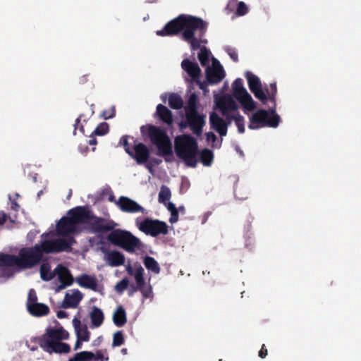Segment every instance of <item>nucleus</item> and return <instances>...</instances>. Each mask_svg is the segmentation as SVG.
<instances>
[{
  "instance_id": "23",
  "label": "nucleus",
  "mask_w": 361,
  "mask_h": 361,
  "mask_svg": "<svg viewBox=\"0 0 361 361\" xmlns=\"http://www.w3.org/2000/svg\"><path fill=\"white\" fill-rule=\"evenodd\" d=\"M77 283L85 288H88L94 291L97 290V279L95 276L83 274L75 279Z\"/></svg>"
},
{
  "instance_id": "13",
  "label": "nucleus",
  "mask_w": 361,
  "mask_h": 361,
  "mask_svg": "<svg viewBox=\"0 0 361 361\" xmlns=\"http://www.w3.org/2000/svg\"><path fill=\"white\" fill-rule=\"evenodd\" d=\"M77 227L80 224H90L93 217V212L88 206H78L67 212Z\"/></svg>"
},
{
  "instance_id": "8",
  "label": "nucleus",
  "mask_w": 361,
  "mask_h": 361,
  "mask_svg": "<svg viewBox=\"0 0 361 361\" xmlns=\"http://www.w3.org/2000/svg\"><path fill=\"white\" fill-rule=\"evenodd\" d=\"M43 250L42 243L32 247L21 248L18 252L19 267L27 269H32L43 261Z\"/></svg>"
},
{
  "instance_id": "48",
  "label": "nucleus",
  "mask_w": 361,
  "mask_h": 361,
  "mask_svg": "<svg viewBox=\"0 0 361 361\" xmlns=\"http://www.w3.org/2000/svg\"><path fill=\"white\" fill-rule=\"evenodd\" d=\"M128 286V280L123 279L116 285V290L118 293L123 292Z\"/></svg>"
},
{
  "instance_id": "49",
  "label": "nucleus",
  "mask_w": 361,
  "mask_h": 361,
  "mask_svg": "<svg viewBox=\"0 0 361 361\" xmlns=\"http://www.w3.org/2000/svg\"><path fill=\"white\" fill-rule=\"evenodd\" d=\"M226 51L234 62L238 61V55L235 49L231 47H227Z\"/></svg>"
},
{
  "instance_id": "24",
  "label": "nucleus",
  "mask_w": 361,
  "mask_h": 361,
  "mask_svg": "<svg viewBox=\"0 0 361 361\" xmlns=\"http://www.w3.org/2000/svg\"><path fill=\"white\" fill-rule=\"evenodd\" d=\"M73 324L75 328L77 338L85 342L89 341L90 333L88 331L87 326L85 324H82L80 320L76 317L73 319Z\"/></svg>"
},
{
  "instance_id": "15",
  "label": "nucleus",
  "mask_w": 361,
  "mask_h": 361,
  "mask_svg": "<svg viewBox=\"0 0 361 361\" xmlns=\"http://www.w3.org/2000/svg\"><path fill=\"white\" fill-rule=\"evenodd\" d=\"M55 271V276H57V279L60 282V284L56 288V292L63 290L73 284L74 279L67 267L59 264L56 267Z\"/></svg>"
},
{
  "instance_id": "35",
  "label": "nucleus",
  "mask_w": 361,
  "mask_h": 361,
  "mask_svg": "<svg viewBox=\"0 0 361 361\" xmlns=\"http://www.w3.org/2000/svg\"><path fill=\"white\" fill-rule=\"evenodd\" d=\"M205 44L200 45V52L198 53V59L202 66H205L209 63V56L211 54L210 51L204 46Z\"/></svg>"
},
{
  "instance_id": "27",
  "label": "nucleus",
  "mask_w": 361,
  "mask_h": 361,
  "mask_svg": "<svg viewBox=\"0 0 361 361\" xmlns=\"http://www.w3.org/2000/svg\"><path fill=\"white\" fill-rule=\"evenodd\" d=\"M106 261L111 267H119L124 264L125 256L117 250H112L106 255Z\"/></svg>"
},
{
  "instance_id": "21",
  "label": "nucleus",
  "mask_w": 361,
  "mask_h": 361,
  "mask_svg": "<svg viewBox=\"0 0 361 361\" xmlns=\"http://www.w3.org/2000/svg\"><path fill=\"white\" fill-rule=\"evenodd\" d=\"M181 68L187 73L192 81H197V79L200 78L201 69L197 63L185 59L181 62Z\"/></svg>"
},
{
  "instance_id": "20",
  "label": "nucleus",
  "mask_w": 361,
  "mask_h": 361,
  "mask_svg": "<svg viewBox=\"0 0 361 361\" xmlns=\"http://www.w3.org/2000/svg\"><path fill=\"white\" fill-rule=\"evenodd\" d=\"M56 231L59 235H68L74 233L77 227L74 224L70 216L62 217L56 224Z\"/></svg>"
},
{
  "instance_id": "17",
  "label": "nucleus",
  "mask_w": 361,
  "mask_h": 361,
  "mask_svg": "<svg viewBox=\"0 0 361 361\" xmlns=\"http://www.w3.org/2000/svg\"><path fill=\"white\" fill-rule=\"evenodd\" d=\"M129 156L134 159L137 164H143L149 160L150 151L144 143H136V141L134 140L133 151L131 155Z\"/></svg>"
},
{
  "instance_id": "46",
  "label": "nucleus",
  "mask_w": 361,
  "mask_h": 361,
  "mask_svg": "<svg viewBox=\"0 0 361 361\" xmlns=\"http://www.w3.org/2000/svg\"><path fill=\"white\" fill-rule=\"evenodd\" d=\"M37 303V295L34 289H30L28 293L26 307H28L29 304Z\"/></svg>"
},
{
  "instance_id": "14",
  "label": "nucleus",
  "mask_w": 361,
  "mask_h": 361,
  "mask_svg": "<svg viewBox=\"0 0 361 361\" xmlns=\"http://www.w3.org/2000/svg\"><path fill=\"white\" fill-rule=\"evenodd\" d=\"M207 82L209 85L217 84L220 82L225 77V72L216 59H213V66H208L205 70Z\"/></svg>"
},
{
  "instance_id": "29",
  "label": "nucleus",
  "mask_w": 361,
  "mask_h": 361,
  "mask_svg": "<svg viewBox=\"0 0 361 361\" xmlns=\"http://www.w3.org/2000/svg\"><path fill=\"white\" fill-rule=\"evenodd\" d=\"M19 267L18 255L0 253V267Z\"/></svg>"
},
{
  "instance_id": "57",
  "label": "nucleus",
  "mask_w": 361,
  "mask_h": 361,
  "mask_svg": "<svg viewBox=\"0 0 361 361\" xmlns=\"http://www.w3.org/2000/svg\"><path fill=\"white\" fill-rule=\"evenodd\" d=\"M56 316L59 319L66 318L68 317V313L63 310H59L56 313Z\"/></svg>"
},
{
  "instance_id": "38",
  "label": "nucleus",
  "mask_w": 361,
  "mask_h": 361,
  "mask_svg": "<svg viewBox=\"0 0 361 361\" xmlns=\"http://www.w3.org/2000/svg\"><path fill=\"white\" fill-rule=\"evenodd\" d=\"M134 277L136 281L137 288H141L145 285L144 279V269L140 264L135 267Z\"/></svg>"
},
{
  "instance_id": "2",
  "label": "nucleus",
  "mask_w": 361,
  "mask_h": 361,
  "mask_svg": "<svg viewBox=\"0 0 361 361\" xmlns=\"http://www.w3.org/2000/svg\"><path fill=\"white\" fill-rule=\"evenodd\" d=\"M68 337V332L62 326L57 329L48 327L45 333L37 338V342L41 348L49 354L68 353L71 350L70 345L61 341Z\"/></svg>"
},
{
  "instance_id": "7",
  "label": "nucleus",
  "mask_w": 361,
  "mask_h": 361,
  "mask_svg": "<svg viewBox=\"0 0 361 361\" xmlns=\"http://www.w3.org/2000/svg\"><path fill=\"white\" fill-rule=\"evenodd\" d=\"M281 121L280 116L276 114L274 107L259 109L250 118V129L256 130L264 127L276 128Z\"/></svg>"
},
{
  "instance_id": "53",
  "label": "nucleus",
  "mask_w": 361,
  "mask_h": 361,
  "mask_svg": "<svg viewBox=\"0 0 361 361\" xmlns=\"http://www.w3.org/2000/svg\"><path fill=\"white\" fill-rule=\"evenodd\" d=\"M178 220V212L176 210L174 212H171V217L169 219V222L171 224H174L177 222Z\"/></svg>"
},
{
  "instance_id": "58",
  "label": "nucleus",
  "mask_w": 361,
  "mask_h": 361,
  "mask_svg": "<svg viewBox=\"0 0 361 361\" xmlns=\"http://www.w3.org/2000/svg\"><path fill=\"white\" fill-rule=\"evenodd\" d=\"M6 214L3 212H0V225H2L6 222Z\"/></svg>"
},
{
  "instance_id": "18",
  "label": "nucleus",
  "mask_w": 361,
  "mask_h": 361,
  "mask_svg": "<svg viewBox=\"0 0 361 361\" xmlns=\"http://www.w3.org/2000/svg\"><path fill=\"white\" fill-rule=\"evenodd\" d=\"M116 204L122 212L127 213H143L145 210L144 208L135 201L125 196H121L116 202Z\"/></svg>"
},
{
  "instance_id": "34",
  "label": "nucleus",
  "mask_w": 361,
  "mask_h": 361,
  "mask_svg": "<svg viewBox=\"0 0 361 361\" xmlns=\"http://www.w3.org/2000/svg\"><path fill=\"white\" fill-rule=\"evenodd\" d=\"M219 105L224 113L228 110H235L237 108L235 102L230 97H225L222 98L219 101Z\"/></svg>"
},
{
  "instance_id": "37",
  "label": "nucleus",
  "mask_w": 361,
  "mask_h": 361,
  "mask_svg": "<svg viewBox=\"0 0 361 361\" xmlns=\"http://www.w3.org/2000/svg\"><path fill=\"white\" fill-rule=\"evenodd\" d=\"M198 97L195 93H192L188 100L187 105L185 107V113L198 111L197 110Z\"/></svg>"
},
{
  "instance_id": "55",
  "label": "nucleus",
  "mask_w": 361,
  "mask_h": 361,
  "mask_svg": "<svg viewBox=\"0 0 361 361\" xmlns=\"http://www.w3.org/2000/svg\"><path fill=\"white\" fill-rule=\"evenodd\" d=\"M193 82H195L196 84H197L199 85V87L201 90H206L207 86V83L206 82L200 81V78L197 79V81H193Z\"/></svg>"
},
{
  "instance_id": "6",
  "label": "nucleus",
  "mask_w": 361,
  "mask_h": 361,
  "mask_svg": "<svg viewBox=\"0 0 361 361\" xmlns=\"http://www.w3.org/2000/svg\"><path fill=\"white\" fill-rule=\"evenodd\" d=\"M148 135L151 142L158 149V154L164 157L166 161H170L168 157H172V144L166 133L154 126H149Z\"/></svg>"
},
{
  "instance_id": "56",
  "label": "nucleus",
  "mask_w": 361,
  "mask_h": 361,
  "mask_svg": "<svg viewBox=\"0 0 361 361\" xmlns=\"http://www.w3.org/2000/svg\"><path fill=\"white\" fill-rule=\"evenodd\" d=\"M166 204H167V209L170 212H174L176 210H178L177 208L176 207L175 204L171 202H166Z\"/></svg>"
},
{
  "instance_id": "28",
  "label": "nucleus",
  "mask_w": 361,
  "mask_h": 361,
  "mask_svg": "<svg viewBox=\"0 0 361 361\" xmlns=\"http://www.w3.org/2000/svg\"><path fill=\"white\" fill-rule=\"evenodd\" d=\"M113 322L117 327L123 326L127 322V317L125 309L119 305L114 312Z\"/></svg>"
},
{
  "instance_id": "47",
  "label": "nucleus",
  "mask_w": 361,
  "mask_h": 361,
  "mask_svg": "<svg viewBox=\"0 0 361 361\" xmlns=\"http://www.w3.org/2000/svg\"><path fill=\"white\" fill-rule=\"evenodd\" d=\"M116 115L115 106H111L109 109L104 110L102 113V116L105 119L112 118Z\"/></svg>"
},
{
  "instance_id": "59",
  "label": "nucleus",
  "mask_w": 361,
  "mask_h": 361,
  "mask_svg": "<svg viewBox=\"0 0 361 361\" xmlns=\"http://www.w3.org/2000/svg\"><path fill=\"white\" fill-rule=\"evenodd\" d=\"M88 81V75H84L79 78L78 82L84 84Z\"/></svg>"
},
{
  "instance_id": "9",
  "label": "nucleus",
  "mask_w": 361,
  "mask_h": 361,
  "mask_svg": "<svg viewBox=\"0 0 361 361\" xmlns=\"http://www.w3.org/2000/svg\"><path fill=\"white\" fill-rule=\"evenodd\" d=\"M138 228L146 235L152 237L166 235L169 232L168 225L166 222L150 218H145L142 221L138 226Z\"/></svg>"
},
{
  "instance_id": "45",
  "label": "nucleus",
  "mask_w": 361,
  "mask_h": 361,
  "mask_svg": "<svg viewBox=\"0 0 361 361\" xmlns=\"http://www.w3.org/2000/svg\"><path fill=\"white\" fill-rule=\"evenodd\" d=\"M248 7L243 1H239L238 3L237 8H236V15L238 16H242L247 13Z\"/></svg>"
},
{
  "instance_id": "1",
  "label": "nucleus",
  "mask_w": 361,
  "mask_h": 361,
  "mask_svg": "<svg viewBox=\"0 0 361 361\" xmlns=\"http://www.w3.org/2000/svg\"><path fill=\"white\" fill-rule=\"evenodd\" d=\"M208 25V23L201 18L180 14L169 21L161 30H157L156 34L161 37L175 36L182 32L181 39L190 45L192 51H195L200 45L208 43L205 38Z\"/></svg>"
},
{
  "instance_id": "4",
  "label": "nucleus",
  "mask_w": 361,
  "mask_h": 361,
  "mask_svg": "<svg viewBox=\"0 0 361 361\" xmlns=\"http://www.w3.org/2000/svg\"><path fill=\"white\" fill-rule=\"evenodd\" d=\"M250 91L255 97L263 104H266L269 100L275 104L277 94V87L276 82L270 83L269 87L265 85L262 87L260 79L250 71L245 73Z\"/></svg>"
},
{
  "instance_id": "44",
  "label": "nucleus",
  "mask_w": 361,
  "mask_h": 361,
  "mask_svg": "<svg viewBox=\"0 0 361 361\" xmlns=\"http://www.w3.org/2000/svg\"><path fill=\"white\" fill-rule=\"evenodd\" d=\"M129 136L128 135H123L119 140V145H122L125 149V152L128 154L131 155V152L133 151V149L130 147L129 143H128V139Z\"/></svg>"
},
{
  "instance_id": "32",
  "label": "nucleus",
  "mask_w": 361,
  "mask_h": 361,
  "mask_svg": "<svg viewBox=\"0 0 361 361\" xmlns=\"http://www.w3.org/2000/svg\"><path fill=\"white\" fill-rule=\"evenodd\" d=\"M200 161L205 166H209L213 163L214 153L207 148L203 149L200 152Z\"/></svg>"
},
{
  "instance_id": "31",
  "label": "nucleus",
  "mask_w": 361,
  "mask_h": 361,
  "mask_svg": "<svg viewBox=\"0 0 361 361\" xmlns=\"http://www.w3.org/2000/svg\"><path fill=\"white\" fill-rule=\"evenodd\" d=\"M41 279L44 281H49L55 276V270L51 271V267L48 262H43L39 269Z\"/></svg>"
},
{
  "instance_id": "42",
  "label": "nucleus",
  "mask_w": 361,
  "mask_h": 361,
  "mask_svg": "<svg viewBox=\"0 0 361 361\" xmlns=\"http://www.w3.org/2000/svg\"><path fill=\"white\" fill-rule=\"evenodd\" d=\"M109 130V124L106 122L99 123L93 132L95 135H104Z\"/></svg>"
},
{
  "instance_id": "16",
  "label": "nucleus",
  "mask_w": 361,
  "mask_h": 361,
  "mask_svg": "<svg viewBox=\"0 0 361 361\" xmlns=\"http://www.w3.org/2000/svg\"><path fill=\"white\" fill-rule=\"evenodd\" d=\"M90 224L93 231L96 233L111 232L117 226L113 220H107L102 217H98L94 214Z\"/></svg>"
},
{
  "instance_id": "40",
  "label": "nucleus",
  "mask_w": 361,
  "mask_h": 361,
  "mask_svg": "<svg viewBox=\"0 0 361 361\" xmlns=\"http://www.w3.org/2000/svg\"><path fill=\"white\" fill-rule=\"evenodd\" d=\"M94 357V353L91 351H81L74 355L75 361H90Z\"/></svg>"
},
{
  "instance_id": "64",
  "label": "nucleus",
  "mask_w": 361,
  "mask_h": 361,
  "mask_svg": "<svg viewBox=\"0 0 361 361\" xmlns=\"http://www.w3.org/2000/svg\"><path fill=\"white\" fill-rule=\"evenodd\" d=\"M151 161L155 164H159L161 162V160L154 158L151 159Z\"/></svg>"
},
{
  "instance_id": "26",
  "label": "nucleus",
  "mask_w": 361,
  "mask_h": 361,
  "mask_svg": "<svg viewBox=\"0 0 361 361\" xmlns=\"http://www.w3.org/2000/svg\"><path fill=\"white\" fill-rule=\"evenodd\" d=\"M27 310L31 315L37 317L46 316L50 312L47 305L39 302L29 304Z\"/></svg>"
},
{
  "instance_id": "10",
  "label": "nucleus",
  "mask_w": 361,
  "mask_h": 361,
  "mask_svg": "<svg viewBox=\"0 0 361 361\" xmlns=\"http://www.w3.org/2000/svg\"><path fill=\"white\" fill-rule=\"evenodd\" d=\"M232 88L233 97L245 109L251 111L256 108L255 102L244 87L243 81L241 78H237L234 80Z\"/></svg>"
},
{
  "instance_id": "51",
  "label": "nucleus",
  "mask_w": 361,
  "mask_h": 361,
  "mask_svg": "<svg viewBox=\"0 0 361 361\" xmlns=\"http://www.w3.org/2000/svg\"><path fill=\"white\" fill-rule=\"evenodd\" d=\"M93 359L95 360L104 359L106 361H108L109 357L108 356L104 357L103 350H99L96 351V353H94V357Z\"/></svg>"
},
{
  "instance_id": "43",
  "label": "nucleus",
  "mask_w": 361,
  "mask_h": 361,
  "mask_svg": "<svg viewBox=\"0 0 361 361\" xmlns=\"http://www.w3.org/2000/svg\"><path fill=\"white\" fill-rule=\"evenodd\" d=\"M231 118L235 121V123L238 128V132L240 133H243L245 132L243 116L240 114H238L237 116H231Z\"/></svg>"
},
{
  "instance_id": "63",
  "label": "nucleus",
  "mask_w": 361,
  "mask_h": 361,
  "mask_svg": "<svg viewBox=\"0 0 361 361\" xmlns=\"http://www.w3.org/2000/svg\"><path fill=\"white\" fill-rule=\"evenodd\" d=\"M88 143L89 145H94L97 144V140L96 138L93 137L92 136H91V139L89 140L88 141Z\"/></svg>"
},
{
  "instance_id": "11",
  "label": "nucleus",
  "mask_w": 361,
  "mask_h": 361,
  "mask_svg": "<svg viewBox=\"0 0 361 361\" xmlns=\"http://www.w3.org/2000/svg\"><path fill=\"white\" fill-rule=\"evenodd\" d=\"M43 250L47 254L58 253L61 252H70L72 245L75 243L73 237L69 236L66 238H56L54 240H46L41 242Z\"/></svg>"
},
{
  "instance_id": "62",
  "label": "nucleus",
  "mask_w": 361,
  "mask_h": 361,
  "mask_svg": "<svg viewBox=\"0 0 361 361\" xmlns=\"http://www.w3.org/2000/svg\"><path fill=\"white\" fill-rule=\"evenodd\" d=\"M11 208L16 211H18L20 208V205L15 201L11 202Z\"/></svg>"
},
{
  "instance_id": "54",
  "label": "nucleus",
  "mask_w": 361,
  "mask_h": 361,
  "mask_svg": "<svg viewBox=\"0 0 361 361\" xmlns=\"http://www.w3.org/2000/svg\"><path fill=\"white\" fill-rule=\"evenodd\" d=\"M267 353H268L267 349L266 348L265 345L263 344L262 345L260 350L259 351V357L264 359L267 355Z\"/></svg>"
},
{
  "instance_id": "50",
  "label": "nucleus",
  "mask_w": 361,
  "mask_h": 361,
  "mask_svg": "<svg viewBox=\"0 0 361 361\" xmlns=\"http://www.w3.org/2000/svg\"><path fill=\"white\" fill-rule=\"evenodd\" d=\"M142 293L144 298H147L151 296L152 288L151 286L146 287L145 285L141 288H137Z\"/></svg>"
},
{
  "instance_id": "36",
  "label": "nucleus",
  "mask_w": 361,
  "mask_h": 361,
  "mask_svg": "<svg viewBox=\"0 0 361 361\" xmlns=\"http://www.w3.org/2000/svg\"><path fill=\"white\" fill-rule=\"evenodd\" d=\"M169 105L173 109H180L183 107V101L180 95L172 93L169 97Z\"/></svg>"
},
{
  "instance_id": "41",
  "label": "nucleus",
  "mask_w": 361,
  "mask_h": 361,
  "mask_svg": "<svg viewBox=\"0 0 361 361\" xmlns=\"http://www.w3.org/2000/svg\"><path fill=\"white\" fill-rule=\"evenodd\" d=\"M125 343V337L122 331H117L113 335L112 347H118Z\"/></svg>"
},
{
  "instance_id": "5",
  "label": "nucleus",
  "mask_w": 361,
  "mask_h": 361,
  "mask_svg": "<svg viewBox=\"0 0 361 361\" xmlns=\"http://www.w3.org/2000/svg\"><path fill=\"white\" fill-rule=\"evenodd\" d=\"M107 240L115 246L119 247L128 252L133 253L141 247V241L130 231L114 229L107 235Z\"/></svg>"
},
{
  "instance_id": "52",
  "label": "nucleus",
  "mask_w": 361,
  "mask_h": 361,
  "mask_svg": "<svg viewBox=\"0 0 361 361\" xmlns=\"http://www.w3.org/2000/svg\"><path fill=\"white\" fill-rule=\"evenodd\" d=\"M206 140L208 142H215L217 137L213 132H208L205 134Z\"/></svg>"
},
{
  "instance_id": "25",
  "label": "nucleus",
  "mask_w": 361,
  "mask_h": 361,
  "mask_svg": "<svg viewBox=\"0 0 361 361\" xmlns=\"http://www.w3.org/2000/svg\"><path fill=\"white\" fill-rule=\"evenodd\" d=\"M156 114L164 123L171 126L173 123V114L166 106L161 104L157 106Z\"/></svg>"
},
{
  "instance_id": "12",
  "label": "nucleus",
  "mask_w": 361,
  "mask_h": 361,
  "mask_svg": "<svg viewBox=\"0 0 361 361\" xmlns=\"http://www.w3.org/2000/svg\"><path fill=\"white\" fill-rule=\"evenodd\" d=\"M206 116L200 114L198 111L185 113V121L180 123V128H185L189 126L192 133L200 136L204 126Z\"/></svg>"
},
{
  "instance_id": "3",
  "label": "nucleus",
  "mask_w": 361,
  "mask_h": 361,
  "mask_svg": "<svg viewBox=\"0 0 361 361\" xmlns=\"http://www.w3.org/2000/svg\"><path fill=\"white\" fill-rule=\"evenodd\" d=\"M175 152L178 157L185 161L190 167L197 166L196 156L198 154L197 140L190 135H182L176 137L174 141Z\"/></svg>"
},
{
  "instance_id": "22",
  "label": "nucleus",
  "mask_w": 361,
  "mask_h": 361,
  "mask_svg": "<svg viewBox=\"0 0 361 361\" xmlns=\"http://www.w3.org/2000/svg\"><path fill=\"white\" fill-rule=\"evenodd\" d=\"M209 122L211 127L218 132L221 137L226 135L227 124L216 113L212 112L210 114Z\"/></svg>"
},
{
  "instance_id": "39",
  "label": "nucleus",
  "mask_w": 361,
  "mask_h": 361,
  "mask_svg": "<svg viewBox=\"0 0 361 361\" xmlns=\"http://www.w3.org/2000/svg\"><path fill=\"white\" fill-rule=\"evenodd\" d=\"M171 196V193L170 189L166 185H162L159 192V202L166 205V202L169 200Z\"/></svg>"
},
{
  "instance_id": "33",
  "label": "nucleus",
  "mask_w": 361,
  "mask_h": 361,
  "mask_svg": "<svg viewBox=\"0 0 361 361\" xmlns=\"http://www.w3.org/2000/svg\"><path fill=\"white\" fill-rule=\"evenodd\" d=\"M143 263L148 271H152L155 274H159L160 267L154 257L150 256H145L143 260Z\"/></svg>"
},
{
  "instance_id": "60",
  "label": "nucleus",
  "mask_w": 361,
  "mask_h": 361,
  "mask_svg": "<svg viewBox=\"0 0 361 361\" xmlns=\"http://www.w3.org/2000/svg\"><path fill=\"white\" fill-rule=\"evenodd\" d=\"M82 341H83L82 340L77 338V341H76V342L75 343V345H74V350H77L80 349L82 347Z\"/></svg>"
},
{
  "instance_id": "61",
  "label": "nucleus",
  "mask_w": 361,
  "mask_h": 361,
  "mask_svg": "<svg viewBox=\"0 0 361 361\" xmlns=\"http://www.w3.org/2000/svg\"><path fill=\"white\" fill-rule=\"evenodd\" d=\"M126 271L129 275H134V274H135V271L133 270V269L130 264H128L126 267Z\"/></svg>"
},
{
  "instance_id": "30",
  "label": "nucleus",
  "mask_w": 361,
  "mask_h": 361,
  "mask_svg": "<svg viewBox=\"0 0 361 361\" xmlns=\"http://www.w3.org/2000/svg\"><path fill=\"white\" fill-rule=\"evenodd\" d=\"M90 319L93 327L100 326L104 322V316L101 309L94 307L90 312Z\"/></svg>"
},
{
  "instance_id": "19",
  "label": "nucleus",
  "mask_w": 361,
  "mask_h": 361,
  "mask_svg": "<svg viewBox=\"0 0 361 361\" xmlns=\"http://www.w3.org/2000/svg\"><path fill=\"white\" fill-rule=\"evenodd\" d=\"M82 298V293L78 289L73 290L72 293L67 292L61 307L64 309L76 308Z\"/></svg>"
}]
</instances>
